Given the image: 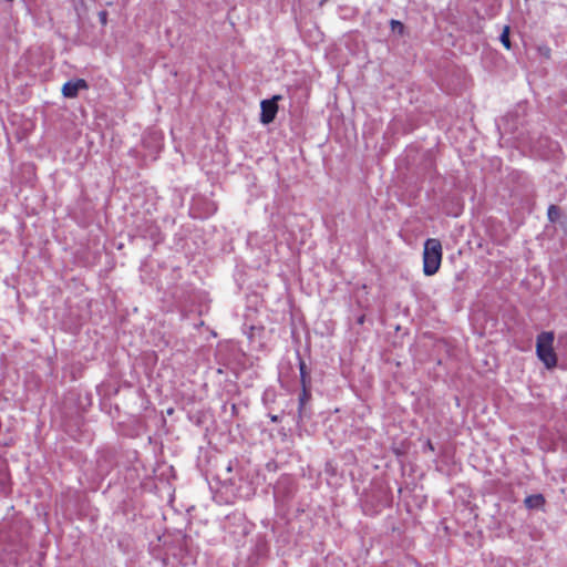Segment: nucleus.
<instances>
[{
	"mask_svg": "<svg viewBox=\"0 0 567 567\" xmlns=\"http://www.w3.org/2000/svg\"><path fill=\"white\" fill-rule=\"evenodd\" d=\"M554 341L555 333L553 331H543L536 338V355L548 370L556 368L558 362Z\"/></svg>",
	"mask_w": 567,
	"mask_h": 567,
	"instance_id": "1",
	"label": "nucleus"
},
{
	"mask_svg": "<svg viewBox=\"0 0 567 567\" xmlns=\"http://www.w3.org/2000/svg\"><path fill=\"white\" fill-rule=\"evenodd\" d=\"M442 256L441 241L436 238L426 239L423 249V272L425 276H433L439 271Z\"/></svg>",
	"mask_w": 567,
	"mask_h": 567,
	"instance_id": "2",
	"label": "nucleus"
},
{
	"mask_svg": "<svg viewBox=\"0 0 567 567\" xmlns=\"http://www.w3.org/2000/svg\"><path fill=\"white\" fill-rule=\"evenodd\" d=\"M281 100V95H274L271 99L264 100L260 103V122L265 125L270 124L276 118L278 113V101Z\"/></svg>",
	"mask_w": 567,
	"mask_h": 567,
	"instance_id": "3",
	"label": "nucleus"
},
{
	"mask_svg": "<svg viewBox=\"0 0 567 567\" xmlns=\"http://www.w3.org/2000/svg\"><path fill=\"white\" fill-rule=\"evenodd\" d=\"M89 85L84 79L75 81H68L62 86V94L64 97L74 99L78 96L80 90H87Z\"/></svg>",
	"mask_w": 567,
	"mask_h": 567,
	"instance_id": "4",
	"label": "nucleus"
},
{
	"mask_svg": "<svg viewBox=\"0 0 567 567\" xmlns=\"http://www.w3.org/2000/svg\"><path fill=\"white\" fill-rule=\"evenodd\" d=\"M299 372L301 386L303 388L305 394H307V388L310 386V375L307 370V364L302 359L299 360Z\"/></svg>",
	"mask_w": 567,
	"mask_h": 567,
	"instance_id": "5",
	"label": "nucleus"
},
{
	"mask_svg": "<svg viewBox=\"0 0 567 567\" xmlns=\"http://www.w3.org/2000/svg\"><path fill=\"white\" fill-rule=\"evenodd\" d=\"M544 504H545V498L542 494L530 495L525 498V505L528 508L543 507Z\"/></svg>",
	"mask_w": 567,
	"mask_h": 567,
	"instance_id": "6",
	"label": "nucleus"
},
{
	"mask_svg": "<svg viewBox=\"0 0 567 567\" xmlns=\"http://www.w3.org/2000/svg\"><path fill=\"white\" fill-rule=\"evenodd\" d=\"M511 28L509 25H505L501 33L499 40L505 49L509 50L512 48L511 39H509Z\"/></svg>",
	"mask_w": 567,
	"mask_h": 567,
	"instance_id": "7",
	"label": "nucleus"
},
{
	"mask_svg": "<svg viewBox=\"0 0 567 567\" xmlns=\"http://www.w3.org/2000/svg\"><path fill=\"white\" fill-rule=\"evenodd\" d=\"M547 216L551 223L557 221L560 217V208L556 205H550L547 210Z\"/></svg>",
	"mask_w": 567,
	"mask_h": 567,
	"instance_id": "8",
	"label": "nucleus"
},
{
	"mask_svg": "<svg viewBox=\"0 0 567 567\" xmlns=\"http://www.w3.org/2000/svg\"><path fill=\"white\" fill-rule=\"evenodd\" d=\"M309 399H310V391H309V388H307V394H305L303 391L300 394V398H299L300 405L302 406L306 403V401H308Z\"/></svg>",
	"mask_w": 567,
	"mask_h": 567,
	"instance_id": "9",
	"label": "nucleus"
},
{
	"mask_svg": "<svg viewBox=\"0 0 567 567\" xmlns=\"http://www.w3.org/2000/svg\"><path fill=\"white\" fill-rule=\"evenodd\" d=\"M392 30H398L399 32L403 31V24L400 21L392 20L391 21Z\"/></svg>",
	"mask_w": 567,
	"mask_h": 567,
	"instance_id": "10",
	"label": "nucleus"
},
{
	"mask_svg": "<svg viewBox=\"0 0 567 567\" xmlns=\"http://www.w3.org/2000/svg\"><path fill=\"white\" fill-rule=\"evenodd\" d=\"M99 20H100L102 25H106V23H107V12L106 11L99 12Z\"/></svg>",
	"mask_w": 567,
	"mask_h": 567,
	"instance_id": "11",
	"label": "nucleus"
},
{
	"mask_svg": "<svg viewBox=\"0 0 567 567\" xmlns=\"http://www.w3.org/2000/svg\"><path fill=\"white\" fill-rule=\"evenodd\" d=\"M539 51H542V53L546 56V58H549L550 56V49L545 47L544 49L543 48H539Z\"/></svg>",
	"mask_w": 567,
	"mask_h": 567,
	"instance_id": "12",
	"label": "nucleus"
},
{
	"mask_svg": "<svg viewBox=\"0 0 567 567\" xmlns=\"http://www.w3.org/2000/svg\"><path fill=\"white\" fill-rule=\"evenodd\" d=\"M365 321V316L364 315H361L358 319H357V323L358 324H363Z\"/></svg>",
	"mask_w": 567,
	"mask_h": 567,
	"instance_id": "13",
	"label": "nucleus"
},
{
	"mask_svg": "<svg viewBox=\"0 0 567 567\" xmlns=\"http://www.w3.org/2000/svg\"><path fill=\"white\" fill-rule=\"evenodd\" d=\"M271 420H272L274 422H276L278 419H277V416H272V417H271Z\"/></svg>",
	"mask_w": 567,
	"mask_h": 567,
	"instance_id": "14",
	"label": "nucleus"
},
{
	"mask_svg": "<svg viewBox=\"0 0 567 567\" xmlns=\"http://www.w3.org/2000/svg\"><path fill=\"white\" fill-rule=\"evenodd\" d=\"M429 449L433 450L431 442H429Z\"/></svg>",
	"mask_w": 567,
	"mask_h": 567,
	"instance_id": "15",
	"label": "nucleus"
}]
</instances>
